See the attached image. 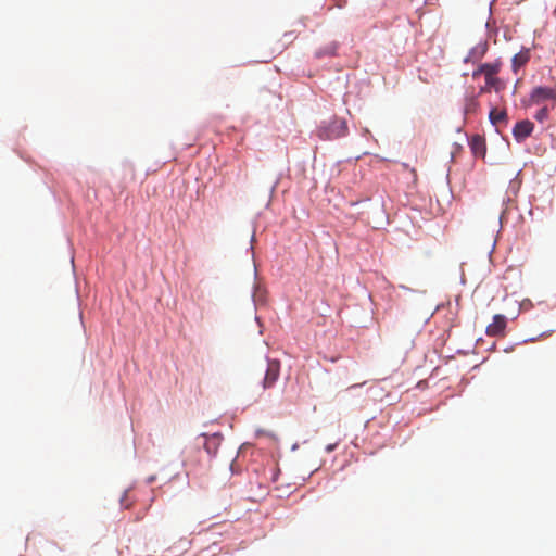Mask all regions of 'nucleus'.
Returning <instances> with one entry per match:
<instances>
[{
  "instance_id": "1a4fd4ad",
  "label": "nucleus",
  "mask_w": 556,
  "mask_h": 556,
  "mask_svg": "<svg viewBox=\"0 0 556 556\" xmlns=\"http://www.w3.org/2000/svg\"><path fill=\"white\" fill-rule=\"evenodd\" d=\"M529 60L528 52H520L514 55L513 58V67L517 71L519 67L525 65Z\"/></svg>"
},
{
  "instance_id": "9d476101",
  "label": "nucleus",
  "mask_w": 556,
  "mask_h": 556,
  "mask_svg": "<svg viewBox=\"0 0 556 556\" xmlns=\"http://www.w3.org/2000/svg\"><path fill=\"white\" fill-rule=\"evenodd\" d=\"M548 108L547 106H543L542 109H540L536 114L534 115V117L539 121V122H544L547 117H548Z\"/></svg>"
},
{
  "instance_id": "0eeeda50",
  "label": "nucleus",
  "mask_w": 556,
  "mask_h": 556,
  "mask_svg": "<svg viewBox=\"0 0 556 556\" xmlns=\"http://www.w3.org/2000/svg\"><path fill=\"white\" fill-rule=\"evenodd\" d=\"M479 94H470L465 98L464 102V114L465 115H473L479 110V101H478Z\"/></svg>"
},
{
  "instance_id": "20e7f679",
  "label": "nucleus",
  "mask_w": 556,
  "mask_h": 556,
  "mask_svg": "<svg viewBox=\"0 0 556 556\" xmlns=\"http://www.w3.org/2000/svg\"><path fill=\"white\" fill-rule=\"evenodd\" d=\"M506 326H507V318L502 314H496L493 317V321L490 325H488L485 333L489 337L504 336Z\"/></svg>"
},
{
  "instance_id": "f257e3e1",
  "label": "nucleus",
  "mask_w": 556,
  "mask_h": 556,
  "mask_svg": "<svg viewBox=\"0 0 556 556\" xmlns=\"http://www.w3.org/2000/svg\"><path fill=\"white\" fill-rule=\"evenodd\" d=\"M500 63H484L481 64L472 74L473 77L484 75L485 81L489 86H493L495 92H500L505 88L504 83L496 76L500 72Z\"/></svg>"
},
{
  "instance_id": "39448f33",
  "label": "nucleus",
  "mask_w": 556,
  "mask_h": 556,
  "mask_svg": "<svg viewBox=\"0 0 556 556\" xmlns=\"http://www.w3.org/2000/svg\"><path fill=\"white\" fill-rule=\"evenodd\" d=\"M533 127V123L528 119L518 122L513 129V135L518 142L523 141L531 135Z\"/></svg>"
},
{
  "instance_id": "f8f14e48",
  "label": "nucleus",
  "mask_w": 556,
  "mask_h": 556,
  "mask_svg": "<svg viewBox=\"0 0 556 556\" xmlns=\"http://www.w3.org/2000/svg\"><path fill=\"white\" fill-rule=\"evenodd\" d=\"M336 447H337V443H333V444H328L325 450L327 453H331L332 451L336 450Z\"/></svg>"
},
{
  "instance_id": "7ed1b4c3",
  "label": "nucleus",
  "mask_w": 556,
  "mask_h": 556,
  "mask_svg": "<svg viewBox=\"0 0 556 556\" xmlns=\"http://www.w3.org/2000/svg\"><path fill=\"white\" fill-rule=\"evenodd\" d=\"M552 100L556 101V89L549 87H536L530 94L531 104H540L543 101Z\"/></svg>"
},
{
  "instance_id": "9b49d317",
  "label": "nucleus",
  "mask_w": 556,
  "mask_h": 556,
  "mask_svg": "<svg viewBox=\"0 0 556 556\" xmlns=\"http://www.w3.org/2000/svg\"><path fill=\"white\" fill-rule=\"evenodd\" d=\"M492 89H493V86H489L488 83L485 81V85L480 88L479 94L484 93V92H489Z\"/></svg>"
},
{
  "instance_id": "f03ea898",
  "label": "nucleus",
  "mask_w": 556,
  "mask_h": 556,
  "mask_svg": "<svg viewBox=\"0 0 556 556\" xmlns=\"http://www.w3.org/2000/svg\"><path fill=\"white\" fill-rule=\"evenodd\" d=\"M280 376V363L279 361L271 359L267 362V368L263 379V389H270L274 387Z\"/></svg>"
},
{
  "instance_id": "6e6552de",
  "label": "nucleus",
  "mask_w": 556,
  "mask_h": 556,
  "mask_svg": "<svg viewBox=\"0 0 556 556\" xmlns=\"http://www.w3.org/2000/svg\"><path fill=\"white\" fill-rule=\"evenodd\" d=\"M489 118H490V122L494 125V126H497L500 125L501 123H504L506 122L507 119V114H506V111L504 110H498L496 108H493L490 113H489Z\"/></svg>"
},
{
  "instance_id": "423d86ee",
  "label": "nucleus",
  "mask_w": 556,
  "mask_h": 556,
  "mask_svg": "<svg viewBox=\"0 0 556 556\" xmlns=\"http://www.w3.org/2000/svg\"><path fill=\"white\" fill-rule=\"evenodd\" d=\"M471 152L475 156L484 157L486 152L485 140L480 135H475L469 140Z\"/></svg>"
}]
</instances>
